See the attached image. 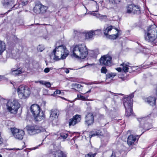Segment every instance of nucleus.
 Instances as JSON below:
<instances>
[{"mask_svg": "<svg viewBox=\"0 0 157 157\" xmlns=\"http://www.w3.org/2000/svg\"><path fill=\"white\" fill-rule=\"evenodd\" d=\"M95 31H98V32H97L96 33H98V34H95V35L100 34H101V31L100 30H96Z\"/></svg>", "mask_w": 157, "mask_h": 157, "instance_id": "45", "label": "nucleus"}, {"mask_svg": "<svg viewBox=\"0 0 157 157\" xmlns=\"http://www.w3.org/2000/svg\"><path fill=\"white\" fill-rule=\"evenodd\" d=\"M65 72L67 74H68V73L69 72V70L68 69L66 68V69H65Z\"/></svg>", "mask_w": 157, "mask_h": 157, "instance_id": "51", "label": "nucleus"}, {"mask_svg": "<svg viewBox=\"0 0 157 157\" xmlns=\"http://www.w3.org/2000/svg\"><path fill=\"white\" fill-rule=\"evenodd\" d=\"M54 59L59 60L65 59L68 56L69 51L64 45H62L56 47L53 52Z\"/></svg>", "mask_w": 157, "mask_h": 157, "instance_id": "2", "label": "nucleus"}, {"mask_svg": "<svg viewBox=\"0 0 157 157\" xmlns=\"http://www.w3.org/2000/svg\"><path fill=\"white\" fill-rule=\"evenodd\" d=\"M41 128L36 125L29 126L27 127L28 132L30 135H33L42 132Z\"/></svg>", "mask_w": 157, "mask_h": 157, "instance_id": "12", "label": "nucleus"}, {"mask_svg": "<svg viewBox=\"0 0 157 157\" xmlns=\"http://www.w3.org/2000/svg\"><path fill=\"white\" fill-rule=\"evenodd\" d=\"M50 71V68H46L44 70V72L45 73H48Z\"/></svg>", "mask_w": 157, "mask_h": 157, "instance_id": "40", "label": "nucleus"}, {"mask_svg": "<svg viewBox=\"0 0 157 157\" xmlns=\"http://www.w3.org/2000/svg\"><path fill=\"white\" fill-rule=\"evenodd\" d=\"M107 71V69L105 67H102L101 70V73L105 74Z\"/></svg>", "mask_w": 157, "mask_h": 157, "instance_id": "35", "label": "nucleus"}, {"mask_svg": "<svg viewBox=\"0 0 157 157\" xmlns=\"http://www.w3.org/2000/svg\"><path fill=\"white\" fill-rule=\"evenodd\" d=\"M81 120V116L79 115H76L69 120V125L74 126L76 123L80 122Z\"/></svg>", "mask_w": 157, "mask_h": 157, "instance_id": "14", "label": "nucleus"}, {"mask_svg": "<svg viewBox=\"0 0 157 157\" xmlns=\"http://www.w3.org/2000/svg\"><path fill=\"white\" fill-rule=\"evenodd\" d=\"M4 78V76L2 75H0V79H2Z\"/></svg>", "mask_w": 157, "mask_h": 157, "instance_id": "54", "label": "nucleus"}, {"mask_svg": "<svg viewBox=\"0 0 157 157\" xmlns=\"http://www.w3.org/2000/svg\"><path fill=\"white\" fill-rule=\"evenodd\" d=\"M110 157H116L115 154L113 152Z\"/></svg>", "mask_w": 157, "mask_h": 157, "instance_id": "50", "label": "nucleus"}, {"mask_svg": "<svg viewBox=\"0 0 157 157\" xmlns=\"http://www.w3.org/2000/svg\"><path fill=\"white\" fill-rule=\"evenodd\" d=\"M10 83H11V84H13V83H12V82H10Z\"/></svg>", "mask_w": 157, "mask_h": 157, "instance_id": "61", "label": "nucleus"}, {"mask_svg": "<svg viewBox=\"0 0 157 157\" xmlns=\"http://www.w3.org/2000/svg\"><path fill=\"white\" fill-rule=\"evenodd\" d=\"M77 89H81L82 86L81 84H78V85H77Z\"/></svg>", "mask_w": 157, "mask_h": 157, "instance_id": "46", "label": "nucleus"}, {"mask_svg": "<svg viewBox=\"0 0 157 157\" xmlns=\"http://www.w3.org/2000/svg\"><path fill=\"white\" fill-rule=\"evenodd\" d=\"M85 119L86 123L88 126L93 124L94 122V117L91 113L87 114L85 117Z\"/></svg>", "mask_w": 157, "mask_h": 157, "instance_id": "15", "label": "nucleus"}, {"mask_svg": "<svg viewBox=\"0 0 157 157\" xmlns=\"http://www.w3.org/2000/svg\"><path fill=\"white\" fill-rule=\"evenodd\" d=\"M111 74H112V75L113 78L116 75V74L115 73H111Z\"/></svg>", "mask_w": 157, "mask_h": 157, "instance_id": "52", "label": "nucleus"}, {"mask_svg": "<svg viewBox=\"0 0 157 157\" xmlns=\"http://www.w3.org/2000/svg\"><path fill=\"white\" fill-rule=\"evenodd\" d=\"M134 7V5L131 4L128 5L126 7V13H132V10Z\"/></svg>", "mask_w": 157, "mask_h": 157, "instance_id": "28", "label": "nucleus"}, {"mask_svg": "<svg viewBox=\"0 0 157 157\" xmlns=\"http://www.w3.org/2000/svg\"><path fill=\"white\" fill-rule=\"evenodd\" d=\"M19 5L18 4H16V5H15L13 6V7L12 8H13V9H15L17 8V7H18L19 6Z\"/></svg>", "mask_w": 157, "mask_h": 157, "instance_id": "47", "label": "nucleus"}, {"mask_svg": "<svg viewBox=\"0 0 157 157\" xmlns=\"http://www.w3.org/2000/svg\"><path fill=\"white\" fill-rule=\"evenodd\" d=\"M71 51L72 57L77 59H84L88 54V49L86 45L83 44L73 46Z\"/></svg>", "mask_w": 157, "mask_h": 157, "instance_id": "1", "label": "nucleus"}, {"mask_svg": "<svg viewBox=\"0 0 157 157\" xmlns=\"http://www.w3.org/2000/svg\"><path fill=\"white\" fill-rule=\"evenodd\" d=\"M113 77L112 75V74L111 73H110L109 74H108L106 75V79H109L110 78Z\"/></svg>", "mask_w": 157, "mask_h": 157, "instance_id": "38", "label": "nucleus"}, {"mask_svg": "<svg viewBox=\"0 0 157 157\" xmlns=\"http://www.w3.org/2000/svg\"><path fill=\"white\" fill-rule=\"evenodd\" d=\"M157 38V27L155 25L149 26L144 34V38L147 41L155 43Z\"/></svg>", "mask_w": 157, "mask_h": 157, "instance_id": "3", "label": "nucleus"}, {"mask_svg": "<svg viewBox=\"0 0 157 157\" xmlns=\"http://www.w3.org/2000/svg\"><path fill=\"white\" fill-rule=\"evenodd\" d=\"M28 3L27 2H22V4L23 5H26Z\"/></svg>", "mask_w": 157, "mask_h": 157, "instance_id": "49", "label": "nucleus"}, {"mask_svg": "<svg viewBox=\"0 0 157 157\" xmlns=\"http://www.w3.org/2000/svg\"><path fill=\"white\" fill-rule=\"evenodd\" d=\"M91 91V90H89V91H87L86 93H89Z\"/></svg>", "mask_w": 157, "mask_h": 157, "instance_id": "55", "label": "nucleus"}, {"mask_svg": "<svg viewBox=\"0 0 157 157\" xmlns=\"http://www.w3.org/2000/svg\"><path fill=\"white\" fill-rule=\"evenodd\" d=\"M53 146H52H52H50V147H53Z\"/></svg>", "mask_w": 157, "mask_h": 157, "instance_id": "59", "label": "nucleus"}, {"mask_svg": "<svg viewBox=\"0 0 157 157\" xmlns=\"http://www.w3.org/2000/svg\"><path fill=\"white\" fill-rule=\"evenodd\" d=\"M6 44L5 43L0 40V55H1L6 50Z\"/></svg>", "mask_w": 157, "mask_h": 157, "instance_id": "27", "label": "nucleus"}, {"mask_svg": "<svg viewBox=\"0 0 157 157\" xmlns=\"http://www.w3.org/2000/svg\"><path fill=\"white\" fill-rule=\"evenodd\" d=\"M96 155V153L93 154L92 153L90 152L86 155L85 157H94Z\"/></svg>", "mask_w": 157, "mask_h": 157, "instance_id": "34", "label": "nucleus"}, {"mask_svg": "<svg viewBox=\"0 0 157 157\" xmlns=\"http://www.w3.org/2000/svg\"><path fill=\"white\" fill-rule=\"evenodd\" d=\"M40 46L38 47V49L39 50L40 52H42L44 49V48H40Z\"/></svg>", "mask_w": 157, "mask_h": 157, "instance_id": "48", "label": "nucleus"}, {"mask_svg": "<svg viewBox=\"0 0 157 157\" xmlns=\"http://www.w3.org/2000/svg\"><path fill=\"white\" fill-rule=\"evenodd\" d=\"M103 134L100 130H94V131L91 132L90 134L89 135V137L91 138L92 136H102Z\"/></svg>", "mask_w": 157, "mask_h": 157, "instance_id": "24", "label": "nucleus"}, {"mask_svg": "<svg viewBox=\"0 0 157 157\" xmlns=\"http://www.w3.org/2000/svg\"><path fill=\"white\" fill-rule=\"evenodd\" d=\"M39 82L40 84H42L44 85L45 84V82H44L43 81H38V82Z\"/></svg>", "mask_w": 157, "mask_h": 157, "instance_id": "44", "label": "nucleus"}, {"mask_svg": "<svg viewBox=\"0 0 157 157\" xmlns=\"http://www.w3.org/2000/svg\"><path fill=\"white\" fill-rule=\"evenodd\" d=\"M144 101L150 105L153 106L155 105L156 98L154 97H149L144 99Z\"/></svg>", "mask_w": 157, "mask_h": 157, "instance_id": "19", "label": "nucleus"}, {"mask_svg": "<svg viewBox=\"0 0 157 157\" xmlns=\"http://www.w3.org/2000/svg\"><path fill=\"white\" fill-rule=\"evenodd\" d=\"M11 132L14 137L17 139L21 140L25 135L24 131L22 130L19 129L15 128H12L11 129Z\"/></svg>", "mask_w": 157, "mask_h": 157, "instance_id": "11", "label": "nucleus"}, {"mask_svg": "<svg viewBox=\"0 0 157 157\" xmlns=\"http://www.w3.org/2000/svg\"><path fill=\"white\" fill-rule=\"evenodd\" d=\"M136 140V137L133 135H129L127 138V143L128 145L133 144Z\"/></svg>", "mask_w": 157, "mask_h": 157, "instance_id": "23", "label": "nucleus"}, {"mask_svg": "<svg viewBox=\"0 0 157 157\" xmlns=\"http://www.w3.org/2000/svg\"><path fill=\"white\" fill-rule=\"evenodd\" d=\"M50 153L54 155H55V157H66V155L62 151L59 150L56 152V154L55 151L51 150L50 152Z\"/></svg>", "mask_w": 157, "mask_h": 157, "instance_id": "22", "label": "nucleus"}, {"mask_svg": "<svg viewBox=\"0 0 157 157\" xmlns=\"http://www.w3.org/2000/svg\"><path fill=\"white\" fill-rule=\"evenodd\" d=\"M99 61L101 65L110 66L112 63V57L107 55L103 56L100 58Z\"/></svg>", "mask_w": 157, "mask_h": 157, "instance_id": "10", "label": "nucleus"}, {"mask_svg": "<svg viewBox=\"0 0 157 157\" xmlns=\"http://www.w3.org/2000/svg\"><path fill=\"white\" fill-rule=\"evenodd\" d=\"M12 74L15 76L19 75V74L22 73L24 71L21 69L18 68V69H12L11 70Z\"/></svg>", "mask_w": 157, "mask_h": 157, "instance_id": "25", "label": "nucleus"}, {"mask_svg": "<svg viewBox=\"0 0 157 157\" xmlns=\"http://www.w3.org/2000/svg\"><path fill=\"white\" fill-rule=\"evenodd\" d=\"M62 98L63 99H64L65 100H66L65 98Z\"/></svg>", "mask_w": 157, "mask_h": 157, "instance_id": "58", "label": "nucleus"}, {"mask_svg": "<svg viewBox=\"0 0 157 157\" xmlns=\"http://www.w3.org/2000/svg\"><path fill=\"white\" fill-rule=\"evenodd\" d=\"M134 94H131L129 96L126 98H129L130 99H132V98L134 97Z\"/></svg>", "mask_w": 157, "mask_h": 157, "instance_id": "42", "label": "nucleus"}, {"mask_svg": "<svg viewBox=\"0 0 157 157\" xmlns=\"http://www.w3.org/2000/svg\"><path fill=\"white\" fill-rule=\"evenodd\" d=\"M17 91L19 97L21 99H25L27 98L31 94L30 88L25 85L19 86Z\"/></svg>", "mask_w": 157, "mask_h": 157, "instance_id": "7", "label": "nucleus"}, {"mask_svg": "<svg viewBox=\"0 0 157 157\" xmlns=\"http://www.w3.org/2000/svg\"><path fill=\"white\" fill-rule=\"evenodd\" d=\"M61 93L60 90H57L55 91L54 93V94H60Z\"/></svg>", "mask_w": 157, "mask_h": 157, "instance_id": "39", "label": "nucleus"}, {"mask_svg": "<svg viewBox=\"0 0 157 157\" xmlns=\"http://www.w3.org/2000/svg\"><path fill=\"white\" fill-rule=\"evenodd\" d=\"M92 2L93 5L96 7V9L94 10H94L92 11H90V12H89L88 14H90L95 16L97 17L100 19L101 20H105L106 19V15H101L97 12L98 9V6L96 2L92 1Z\"/></svg>", "mask_w": 157, "mask_h": 157, "instance_id": "8", "label": "nucleus"}, {"mask_svg": "<svg viewBox=\"0 0 157 157\" xmlns=\"http://www.w3.org/2000/svg\"><path fill=\"white\" fill-rule=\"evenodd\" d=\"M14 0H4L3 5L4 6L12 5L13 4Z\"/></svg>", "mask_w": 157, "mask_h": 157, "instance_id": "29", "label": "nucleus"}, {"mask_svg": "<svg viewBox=\"0 0 157 157\" xmlns=\"http://www.w3.org/2000/svg\"><path fill=\"white\" fill-rule=\"evenodd\" d=\"M38 148V147H35L34 148V149H36L37 148Z\"/></svg>", "mask_w": 157, "mask_h": 157, "instance_id": "56", "label": "nucleus"}, {"mask_svg": "<svg viewBox=\"0 0 157 157\" xmlns=\"http://www.w3.org/2000/svg\"><path fill=\"white\" fill-rule=\"evenodd\" d=\"M98 31H96L91 30L85 33V38L87 40L92 39L95 34H98L96 33Z\"/></svg>", "mask_w": 157, "mask_h": 157, "instance_id": "21", "label": "nucleus"}, {"mask_svg": "<svg viewBox=\"0 0 157 157\" xmlns=\"http://www.w3.org/2000/svg\"><path fill=\"white\" fill-rule=\"evenodd\" d=\"M104 34L107 38L110 39H115L119 36L120 30L115 28L114 26L110 25L103 30Z\"/></svg>", "mask_w": 157, "mask_h": 157, "instance_id": "4", "label": "nucleus"}, {"mask_svg": "<svg viewBox=\"0 0 157 157\" xmlns=\"http://www.w3.org/2000/svg\"><path fill=\"white\" fill-rule=\"evenodd\" d=\"M60 137L63 139H66L67 136L68 134L67 133H61L60 134Z\"/></svg>", "mask_w": 157, "mask_h": 157, "instance_id": "33", "label": "nucleus"}, {"mask_svg": "<svg viewBox=\"0 0 157 157\" xmlns=\"http://www.w3.org/2000/svg\"><path fill=\"white\" fill-rule=\"evenodd\" d=\"M1 133L0 132V145L2 144L3 142V139L2 137H1Z\"/></svg>", "mask_w": 157, "mask_h": 157, "instance_id": "41", "label": "nucleus"}, {"mask_svg": "<svg viewBox=\"0 0 157 157\" xmlns=\"http://www.w3.org/2000/svg\"><path fill=\"white\" fill-rule=\"evenodd\" d=\"M40 144L38 146V147L40 146Z\"/></svg>", "mask_w": 157, "mask_h": 157, "instance_id": "60", "label": "nucleus"}, {"mask_svg": "<svg viewBox=\"0 0 157 157\" xmlns=\"http://www.w3.org/2000/svg\"><path fill=\"white\" fill-rule=\"evenodd\" d=\"M35 119L38 121H40L44 119L45 118V115L43 112L40 110L39 113L37 114H36L35 116H34Z\"/></svg>", "mask_w": 157, "mask_h": 157, "instance_id": "20", "label": "nucleus"}, {"mask_svg": "<svg viewBox=\"0 0 157 157\" xmlns=\"http://www.w3.org/2000/svg\"><path fill=\"white\" fill-rule=\"evenodd\" d=\"M109 2L115 5L119 4L121 0H109Z\"/></svg>", "mask_w": 157, "mask_h": 157, "instance_id": "31", "label": "nucleus"}, {"mask_svg": "<svg viewBox=\"0 0 157 157\" xmlns=\"http://www.w3.org/2000/svg\"><path fill=\"white\" fill-rule=\"evenodd\" d=\"M77 97L79 99H80L84 101L86 100V99L87 98H85L84 96L80 94L78 95Z\"/></svg>", "mask_w": 157, "mask_h": 157, "instance_id": "32", "label": "nucleus"}, {"mask_svg": "<svg viewBox=\"0 0 157 157\" xmlns=\"http://www.w3.org/2000/svg\"><path fill=\"white\" fill-rule=\"evenodd\" d=\"M99 82H93L92 84H98Z\"/></svg>", "mask_w": 157, "mask_h": 157, "instance_id": "53", "label": "nucleus"}, {"mask_svg": "<svg viewBox=\"0 0 157 157\" xmlns=\"http://www.w3.org/2000/svg\"><path fill=\"white\" fill-rule=\"evenodd\" d=\"M125 109V114L127 116H129L132 114V108H126Z\"/></svg>", "mask_w": 157, "mask_h": 157, "instance_id": "30", "label": "nucleus"}, {"mask_svg": "<svg viewBox=\"0 0 157 157\" xmlns=\"http://www.w3.org/2000/svg\"><path fill=\"white\" fill-rule=\"evenodd\" d=\"M59 111L57 109H52L50 112V119L53 121L58 117Z\"/></svg>", "mask_w": 157, "mask_h": 157, "instance_id": "18", "label": "nucleus"}, {"mask_svg": "<svg viewBox=\"0 0 157 157\" xmlns=\"http://www.w3.org/2000/svg\"><path fill=\"white\" fill-rule=\"evenodd\" d=\"M44 85L46 86V87L48 88L50 87L51 86V84L49 82H45V83Z\"/></svg>", "mask_w": 157, "mask_h": 157, "instance_id": "37", "label": "nucleus"}, {"mask_svg": "<svg viewBox=\"0 0 157 157\" xmlns=\"http://www.w3.org/2000/svg\"><path fill=\"white\" fill-rule=\"evenodd\" d=\"M24 147H22V148H21V149H19V148L16 149L15 148H13L10 149L5 148V149H6V150H15L16 149L20 150H21V149H23Z\"/></svg>", "mask_w": 157, "mask_h": 157, "instance_id": "43", "label": "nucleus"}, {"mask_svg": "<svg viewBox=\"0 0 157 157\" xmlns=\"http://www.w3.org/2000/svg\"><path fill=\"white\" fill-rule=\"evenodd\" d=\"M132 103L133 99H130L129 98L124 99L123 104L125 109L132 108Z\"/></svg>", "mask_w": 157, "mask_h": 157, "instance_id": "17", "label": "nucleus"}, {"mask_svg": "<svg viewBox=\"0 0 157 157\" xmlns=\"http://www.w3.org/2000/svg\"><path fill=\"white\" fill-rule=\"evenodd\" d=\"M2 155H1L0 154V157H2Z\"/></svg>", "mask_w": 157, "mask_h": 157, "instance_id": "57", "label": "nucleus"}, {"mask_svg": "<svg viewBox=\"0 0 157 157\" xmlns=\"http://www.w3.org/2000/svg\"><path fill=\"white\" fill-rule=\"evenodd\" d=\"M130 64L129 63L127 62H124L121 64L120 66L122 67H117L116 68V70L119 72H121L123 69L124 72L126 73L128 72V68Z\"/></svg>", "mask_w": 157, "mask_h": 157, "instance_id": "13", "label": "nucleus"}, {"mask_svg": "<svg viewBox=\"0 0 157 157\" xmlns=\"http://www.w3.org/2000/svg\"><path fill=\"white\" fill-rule=\"evenodd\" d=\"M134 8V9H133L132 13L136 14H140L141 13V11L140 6L135 5V7Z\"/></svg>", "mask_w": 157, "mask_h": 157, "instance_id": "26", "label": "nucleus"}, {"mask_svg": "<svg viewBox=\"0 0 157 157\" xmlns=\"http://www.w3.org/2000/svg\"><path fill=\"white\" fill-rule=\"evenodd\" d=\"M6 106L8 112L11 113L16 114L20 107V105L17 100L13 99L7 101Z\"/></svg>", "mask_w": 157, "mask_h": 157, "instance_id": "5", "label": "nucleus"}, {"mask_svg": "<svg viewBox=\"0 0 157 157\" xmlns=\"http://www.w3.org/2000/svg\"><path fill=\"white\" fill-rule=\"evenodd\" d=\"M77 85H78L77 83H73L72 84L71 86L73 89H77Z\"/></svg>", "mask_w": 157, "mask_h": 157, "instance_id": "36", "label": "nucleus"}, {"mask_svg": "<svg viewBox=\"0 0 157 157\" xmlns=\"http://www.w3.org/2000/svg\"><path fill=\"white\" fill-rule=\"evenodd\" d=\"M40 110L39 105L37 104H33L30 107L31 111L33 116H35L36 114H38Z\"/></svg>", "mask_w": 157, "mask_h": 157, "instance_id": "16", "label": "nucleus"}, {"mask_svg": "<svg viewBox=\"0 0 157 157\" xmlns=\"http://www.w3.org/2000/svg\"><path fill=\"white\" fill-rule=\"evenodd\" d=\"M48 9L47 6L42 5L40 2L36 3L33 8L34 12L36 14L45 13Z\"/></svg>", "mask_w": 157, "mask_h": 157, "instance_id": "9", "label": "nucleus"}, {"mask_svg": "<svg viewBox=\"0 0 157 157\" xmlns=\"http://www.w3.org/2000/svg\"><path fill=\"white\" fill-rule=\"evenodd\" d=\"M153 114L150 113L146 117H141L138 119L140 123V126L145 130H148L152 127L151 124L152 119H150L149 117H152Z\"/></svg>", "mask_w": 157, "mask_h": 157, "instance_id": "6", "label": "nucleus"}]
</instances>
